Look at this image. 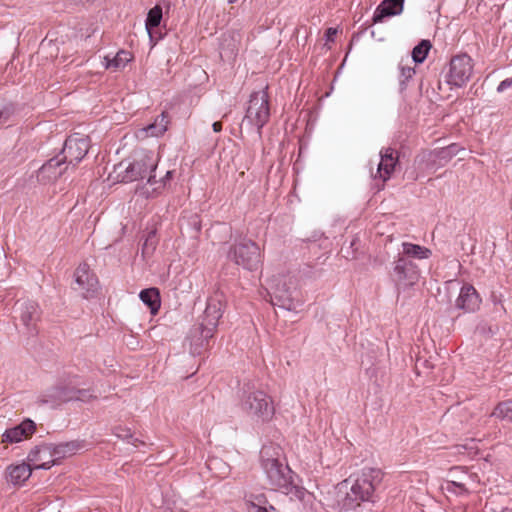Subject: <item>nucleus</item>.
<instances>
[{"instance_id": "11", "label": "nucleus", "mask_w": 512, "mask_h": 512, "mask_svg": "<svg viewBox=\"0 0 512 512\" xmlns=\"http://www.w3.org/2000/svg\"><path fill=\"white\" fill-rule=\"evenodd\" d=\"M244 31L241 27H232L220 37V53L222 56L232 59L238 55L242 47Z\"/></svg>"}, {"instance_id": "22", "label": "nucleus", "mask_w": 512, "mask_h": 512, "mask_svg": "<svg viewBox=\"0 0 512 512\" xmlns=\"http://www.w3.org/2000/svg\"><path fill=\"white\" fill-rule=\"evenodd\" d=\"M133 60V54L130 51L120 50L117 54L110 58L109 56L104 57L105 68L113 71H119L125 68V66Z\"/></svg>"}, {"instance_id": "37", "label": "nucleus", "mask_w": 512, "mask_h": 512, "mask_svg": "<svg viewBox=\"0 0 512 512\" xmlns=\"http://www.w3.org/2000/svg\"><path fill=\"white\" fill-rule=\"evenodd\" d=\"M469 451H468V455L469 456H473V455H476L478 453V448L475 447V448H467Z\"/></svg>"}, {"instance_id": "20", "label": "nucleus", "mask_w": 512, "mask_h": 512, "mask_svg": "<svg viewBox=\"0 0 512 512\" xmlns=\"http://www.w3.org/2000/svg\"><path fill=\"white\" fill-rule=\"evenodd\" d=\"M48 445L50 446L52 458H55V464H57L61 459L75 454L79 449L82 448L81 443L78 441H70L57 445Z\"/></svg>"}, {"instance_id": "35", "label": "nucleus", "mask_w": 512, "mask_h": 512, "mask_svg": "<svg viewBox=\"0 0 512 512\" xmlns=\"http://www.w3.org/2000/svg\"><path fill=\"white\" fill-rule=\"evenodd\" d=\"M454 487L462 489L463 488V484H460V483H457V482H449L447 484V490H449V491L454 490L453 489Z\"/></svg>"}, {"instance_id": "10", "label": "nucleus", "mask_w": 512, "mask_h": 512, "mask_svg": "<svg viewBox=\"0 0 512 512\" xmlns=\"http://www.w3.org/2000/svg\"><path fill=\"white\" fill-rule=\"evenodd\" d=\"M74 276L76 289L81 291L85 298H90L97 292L99 288L98 278L87 263L80 264L76 268Z\"/></svg>"}, {"instance_id": "6", "label": "nucleus", "mask_w": 512, "mask_h": 512, "mask_svg": "<svg viewBox=\"0 0 512 512\" xmlns=\"http://www.w3.org/2000/svg\"><path fill=\"white\" fill-rule=\"evenodd\" d=\"M224 302L220 295L210 297L204 311L201 322V335L205 339H211L224 312Z\"/></svg>"}, {"instance_id": "39", "label": "nucleus", "mask_w": 512, "mask_h": 512, "mask_svg": "<svg viewBox=\"0 0 512 512\" xmlns=\"http://www.w3.org/2000/svg\"><path fill=\"white\" fill-rule=\"evenodd\" d=\"M267 507L269 509V512H275L276 511V508L273 505L269 504V503L267 504Z\"/></svg>"}, {"instance_id": "16", "label": "nucleus", "mask_w": 512, "mask_h": 512, "mask_svg": "<svg viewBox=\"0 0 512 512\" xmlns=\"http://www.w3.org/2000/svg\"><path fill=\"white\" fill-rule=\"evenodd\" d=\"M32 471L28 462L13 463L5 468L4 477L8 483L21 486L30 478Z\"/></svg>"}, {"instance_id": "27", "label": "nucleus", "mask_w": 512, "mask_h": 512, "mask_svg": "<svg viewBox=\"0 0 512 512\" xmlns=\"http://www.w3.org/2000/svg\"><path fill=\"white\" fill-rule=\"evenodd\" d=\"M162 19V8L159 5H156L152 9L149 10L147 18H146V28L148 30L156 28L160 25Z\"/></svg>"}, {"instance_id": "33", "label": "nucleus", "mask_w": 512, "mask_h": 512, "mask_svg": "<svg viewBox=\"0 0 512 512\" xmlns=\"http://www.w3.org/2000/svg\"><path fill=\"white\" fill-rule=\"evenodd\" d=\"M510 87H512V78H508V79L503 80V81L499 84V86H498L497 90H498L499 92H503V91L507 90V89H508V88H510Z\"/></svg>"}, {"instance_id": "9", "label": "nucleus", "mask_w": 512, "mask_h": 512, "mask_svg": "<svg viewBox=\"0 0 512 512\" xmlns=\"http://www.w3.org/2000/svg\"><path fill=\"white\" fill-rule=\"evenodd\" d=\"M158 158L152 152L144 153L135 159L125 170L123 182H133L143 179L157 167Z\"/></svg>"}, {"instance_id": "29", "label": "nucleus", "mask_w": 512, "mask_h": 512, "mask_svg": "<svg viewBox=\"0 0 512 512\" xmlns=\"http://www.w3.org/2000/svg\"><path fill=\"white\" fill-rule=\"evenodd\" d=\"M245 501H252L256 506H267L268 499L264 494L260 495H250Z\"/></svg>"}, {"instance_id": "17", "label": "nucleus", "mask_w": 512, "mask_h": 512, "mask_svg": "<svg viewBox=\"0 0 512 512\" xmlns=\"http://www.w3.org/2000/svg\"><path fill=\"white\" fill-rule=\"evenodd\" d=\"M404 0H383L376 8L373 22H382L385 17L395 16L402 12Z\"/></svg>"}, {"instance_id": "3", "label": "nucleus", "mask_w": 512, "mask_h": 512, "mask_svg": "<svg viewBox=\"0 0 512 512\" xmlns=\"http://www.w3.org/2000/svg\"><path fill=\"white\" fill-rule=\"evenodd\" d=\"M240 408L255 425L270 423L276 413L274 400L262 390L246 392L240 400Z\"/></svg>"}, {"instance_id": "18", "label": "nucleus", "mask_w": 512, "mask_h": 512, "mask_svg": "<svg viewBox=\"0 0 512 512\" xmlns=\"http://www.w3.org/2000/svg\"><path fill=\"white\" fill-rule=\"evenodd\" d=\"M168 116L165 112L161 113L155 120L154 123L138 129L136 131V137L138 139H145L147 137H158L163 135L167 130Z\"/></svg>"}, {"instance_id": "2", "label": "nucleus", "mask_w": 512, "mask_h": 512, "mask_svg": "<svg viewBox=\"0 0 512 512\" xmlns=\"http://www.w3.org/2000/svg\"><path fill=\"white\" fill-rule=\"evenodd\" d=\"M280 448L265 446L261 450L262 467L267 476L270 489L288 493L292 485V471L280 461Z\"/></svg>"}, {"instance_id": "40", "label": "nucleus", "mask_w": 512, "mask_h": 512, "mask_svg": "<svg viewBox=\"0 0 512 512\" xmlns=\"http://www.w3.org/2000/svg\"><path fill=\"white\" fill-rule=\"evenodd\" d=\"M299 494H300V495H299V497H300L301 499H304V496H305L307 493H306L305 491H299Z\"/></svg>"}, {"instance_id": "5", "label": "nucleus", "mask_w": 512, "mask_h": 512, "mask_svg": "<svg viewBox=\"0 0 512 512\" xmlns=\"http://www.w3.org/2000/svg\"><path fill=\"white\" fill-rule=\"evenodd\" d=\"M246 120L260 130L270 118L269 96L267 88L254 92L246 111Z\"/></svg>"}, {"instance_id": "19", "label": "nucleus", "mask_w": 512, "mask_h": 512, "mask_svg": "<svg viewBox=\"0 0 512 512\" xmlns=\"http://www.w3.org/2000/svg\"><path fill=\"white\" fill-rule=\"evenodd\" d=\"M478 303L477 290L471 285H464L461 288L459 297L457 298V306L466 311H474L478 308Z\"/></svg>"}, {"instance_id": "15", "label": "nucleus", "mask_w": 512, "mask_h": 512, "mask_svg": "<svg viewBox=\"0 0 512 512\" xmlns=\"http://www.w3.org/2000/svg\"><path fill=\"white\" fill-rule=\"evenodd\" d=\"M380 156L381 160L378 164L374 178H378L383 183H385L388 179H390L392 173L394 172L395 166L398 162V156L394 149L390 147L381 150Z\"/></svg>"}, {"instance_id": "44", "label": "nucleus", "mask_w": 512, "mask_h": 512, "mask_svg": "<svg viewBox=\"0 0 512 512\" xmlns=\"http://www.w3.org/2000/svg\"><path fill=\"white\" fill-rule=\"evenodd\" d=\"M170 175H171V172H170V171H167V173H166V177L168 178V177H170Z\"/></svg>"}, {"instance_id": "31", "label": "nucleus", "mask_w": 512, "mask_h": 512, "mask_svg": "<svg viewBox=\"0 0 512 512\" xmlns=\"http://www.w3.org/2000/svg\"><path fill=\"white\" fill-rule=\"evenodd\" d=\"M114 434L117 437L122 438V439L132 438V434L129 429H122L120 427H116Z\"/></svg>"}, {"instance_id": "41", "label": "nucleus", "mask_w": 512, "mask_h": 512, "mask_svg": "<svg viewBox=\"0 0 512 512\" xmlns=\"http://www.w3.org/2000/svg\"><path fill=\"white\" fill-rule=\"evenodd\" d=\"M138 443H142V442H141V441H139L138 439H135V440L132 442V444H133L134 446H138Z\"/></svg>"}, {"instance_id": "1", "label": "nucleus", "mask_w": 512, "mask_h": 512, "mask_svg": "<svg viewBox=\"0 0 512 512\" xmlns=\"http://www.w3.org/2000/svg\"><path fill=\"white\" fill-rule=\"evenodd\" d=\"M383 473L378 468L366 467L360 472L351 475L344 481L349 487L346 494L345 506L357 507L361 502L370 501L376 486L382 481Z\"/></svg>"}, {"instance_id": "43", "label": "nucleus", "mask_w": 512, "mask_h": 512, "mask_svg": "<svg viewBox=\"0 0 512 512\" xmlns=\"http://www.w3.org/2000/svg\"><path fill=\"white\" fill-rule=\"evenodd\" d=\"M227 1H228V3H230V4H233V3H236L238 0H227Z\"/></svg>"}, {"instance_id": "25", "label": "nucleus", "mask_w": 512, "mask_h": 512, "mask_svg": "<svg viewBox=\"0 0 512 512\" xmlns=\"http://www.w3.org/2000/svg\"><path fill=\"white\" fill-rule=\"evenodd\" d=\"M492 415L502 420L512 421V399L498 403Z\"/></svg>"}, {"instance_id": "12", "label": "nucleus", "mask_w": 512, "mask_h": 512, "mask_svg": "<svg viewBox=\"0 0 512 512\" xmlns=\"http://www.w3.org/2000/svg\"><path fill=\"white\" fill-rule=\"evenodd\" d=\"M90 140L87 136L72 135L69 136L63 147L64 158L69 163L79 162L88 153Z\"/></svg>"}, {"instance_id": "7", "label": "nucleus", "mask_w": 512, "mask_h": 512, "mask_svg": "<svg viewBox=\"0 0 512 512\" xmlns=\"http://www.w3.org/2000/svg\"><path fill=\"white\" fill-rule=\"evenodd\" d=\"M420 278L418 266L412 261L398 257L393 268L392 279L398 289H406L415 285Z\"/></svg>"}, {"instance_id": "24", "label": "nucleus", "mask_w": 512, "mask_h": 512, "mask_svg": "<svg viewBox=\"0 0 512 512\" xmlns=\"http://www.w3.org/2000/svg\"><path fill=\"white\" fill-rule=\"evenodd\" d=\"M39 319V306L35 302H27L23 305L21 312V321L23 324L30 328L35 325Z\"/></svg>"}, {"instance_id": "38", "label": "nucleus", "mask_w": 512, "mask_h": 512, "mask_svg": "<svg viewBox=\"0 0 512 512\" xmlns=\"http://www.w3.org/2000/svg\"><path fill=\"white\" fill-rule=\"evenodd\" d=\"M154 178H155V176H153V175H149V177H148V183H150L151 185H152V184H154V183H155Z\"/></svg>"}, {"instance_id": "13", "label": "nucleus", "mask_w": 512, "mask_h": 512, "mask_svg": "<svg viewBox=\"0 0 512 512\" xmlns=\"http://www.w3.org/2000/svg\"><path fill=\"white\" fill-rule=\"evenodd\" d=\"M35 430V423L32 420H24L19 425L5 430L2 434L1 443L4 444V448H7L9 444L19 443L30 438Z\"/></svg>"}, {"instance_id": "28", "label": "nucleus", "mask_w": 512, "mask_h": 512, "mask_svg": "<svg viewBox=\"0 0 512 512\" xmlns=\"http://www.w3.org/2000/svg\"><path fill=\"white\" fill-rule=\"evenodd\" d=\"M338 34V29L337 28H333V27H330L326 30L325 32V43H324V47L327 49V50H330L332 48V44L335 42V38Z\"/></svg>"}, {"instance_id": "42", "label": "nucleus", "mask_w": 512, "mask_h": 512, "mask_svg": "<svg viewBox=\"0 0 512 512\" xmlns=\"http://www.w3.org/2000/svg\"><path fill=\"white\" fill-rule=\"evenodd\" d=\"M70 400H73V399L72 398L59 399V401H62V402H66V401H70Z\"/></svg>"}, {"instance_id": "30", "label": "nucleus", "mask_w": 512, "mask_h": 512, "mask_svg": "<svg viewBox=\"0 0 512 512\" xmlns=\"http://www.w3.org/2000/svg\"><path fill=\"white\" fill-rule=\"evenodd\" d=\"M415 74V70L409 66L401 67V83L403 84L405 81L411 79Z\"/></svg>"}, {"instance_id": "4", "label": "nucleus", "mask_w": 512, "mask_h": 512, "mask_svg": "<svg viewBox=\"0 0 512 512\" xmlns=\"http://www.w3.org/2000/svg\"><path fill=\"white\" fill-rule=\"evenodd\" d=\"M228 258L235 264L253 271L260 265L262 254L257 243L252 240L243 239L231 246Z\"/></svg>"}, {"instance_id": "14", "label": "nucleus", "mask_w": 512, "mask_h": 512, "mask_svg": "<svg viewBox=\"0 0 512 512\" xmlns=\"http://www.w3.org/2000/svg\"><path fill=\"white\" fill-rule=\"evenodd\" d=\"M27 462L33 470L50 469L55 464V458H52L50 446L42 444L29 451Z\"/></svg>"}, {"instance_id": "26", "label": "nucleus", "mask_w": 512, "mask_h": 512, "mask_svg": "<svg viewBox=\"0 0 512 512\" xmlns=\"http://www.w3.org/2000/svg\"><path fill=\"white\" fill-rule=\"evenodd\" d=\"M431 49V43L428 40H422L417 46L412 50V58L416 63H422L426 57L428 52Z\"/></svg>"}, {"instance_id": "23", "label": "nucleus", "mask_w": 512, "mask_h": 512, "mask_svg": "<svg viewBox=\"0 0 512 512\" xmlns=\"http://www.w3.org/2000/svg\"><path fill=\"white\" fill-rule=\"evenodd\" d=\"M140 299L151 310L152 314H156L161 306L160 293L157 288L144 289L139 294Z\"/></svg>"}, {"instance_id": "32", "label": "nucleus", "mask_w": 512, "mask_h": 512, "mask_svg": "<svg viewBox=\"0 0 512 512\" xmlns=\"http://www.w3.org/2000/svg\"><path fill=\"white\" fill-rule=\"evenodd\" d=\"M11 112L9 108L5 107L0 110V124H4L10 118Z\"/></svg>"}, {"instance_id": "34", "label": "nucleus", "mask_w": 512, "mask_h": 512, "mask_svg": "<svg viewBox=\"0 0 512 512\" xmlns=\"http://www.w3.org/2000/svg\"><path fill=\"white\" fill-rule=\"evenodd\" d=\"M153 237H154L153 235H150V236L146 239V241H145V243H144V247H143V253H145V252L148 250L149 245L151 246V249H152V250L155 248L154 243H153V242H151V241H152V239H153Z\"/></svg>"}, {"instance_id": "21", "label": "nucleus", "mask_w": 512, "mask_h": 512, "mask_svg": "<svg viewBox=\"0 0 512 512\" xmlns=\"http://www.w3.org/2000/svg\"><path fill=\"white\" fill-rule=\"evenodd\" d=\"M432 255V251L424 246L413 244L410 242L402 243V252L399 257L414 258L418 260L428 259Z\"/></svg>"}, {"instance_id": "36", "label": "nucleus", "mask_w": 512, "mask_h": 512, "mask_svg": "<svg viewBox=\"0 0 512 512\" xmlns=\"http://www.w3.org/2000/svg\"><path fill=\"white\" fill-rule=\"evenodd\" d=\"M212 128H213L214 132H216V133L220 132L222 130V122H220V121L214 122L212 125Z\"/></svg>"}, {"instance_id": "8", "label": "nucleus", "mask_w": 512, "mask_h": 512, "mask_svg": "<svg viewBox=\"0 0 512 512\" xmlns=\"http://www.w3.org/2000/svg\"><path fill=\"white\" fill-rule=\"evenodd\" d=\"M472 60L467 55H457L450 61L449 70L446 74V81L451 86L461 87L472 74Z\"/></svg>"}]
</instances>
